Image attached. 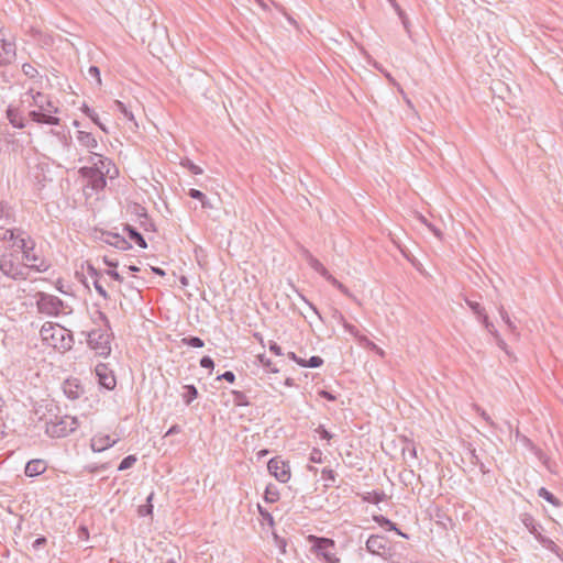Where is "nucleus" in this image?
<instances>
[{
    "label": "nucleus",
    "mask_w": 563,
    "mask_h": 563,
    "mask_svg": "<svg viewBox=\"0 0 563 563\" xmlns=\"http://www.w3.org/2000/svg\"><path fill=\"white\" fill-rule=\"evenodd\" d=\"M40 334L46 345L62 353L69 351L74 343L71 332L53 322H45L41 328Z\"/></svg>",
    "instance_id": "1"
},
{
    "label": "nucleus",
    "mask_w": 563,
    "mask_h": 563,
    "mask_svg": "<svg viewBox=\"0 0 563 563\" xmlns=\"http://www.w3.org/2000/svg\"><path fill=\"white\" fill-rule=\"evenodd\" d=\"M99 319L104 323L106 329H93L87 333V342L98 355L107 357L111 353V338L109 320L107 316L98 311Z\"/></svg>",
    "instance_id": "2"
},
{
    "label": "nucleus",
    "mask_w": 563,
    "mask_h": 563,
    "mask_svg": "<svg viewBox=\"0 0 563 563\" xmlns=\"http://www.w3.org/2000/svg\"><path fill=\"white\" fill-rule=\"evenodd\" d=\"M27 269V264L22 262L18 252H9L0 256V272L13 280H25Z\"/></svg>",
    "instance_id": "3"
},
{
    "label": "nucleus",
    "mask_w": 563,
    "mask_h": 563,
    "mask_svg": "<svg viewBox=\"0 0 563 563\" xmlns=\"http://www.w3.org/2000/svg\"><path fill=\"white\" fill-rule=\"evenodd\" d=\"M77 428L78 420L76 417H55L54 420L46 422L45 432L51 438H64L74 432Z\"/></svg>",
    "instance_id": "4"
},
{
    "label": "nucleus",
    "mask_w": 563,
    "mask_h": 563,
    "mask_svg": "<svg viewBox=\"0 0 563 563\" xmlns=\"http://www.w3.org/2000/svg\"><path fill=\"white\" fill-rule=\"evenodd\" d=\"M309 540L312 542V551L324 563H340L335 554V542L332 539L310 536Z\"/></svg>",
    "instance_id": "5"
},
{
    "label": "nucleus",
    "mask_w": 563,
    "mask_h": 563,
    "mask_svg": "<svg viewBox=\"0 0 563 563\" xmlns=\"http://www.w3.org/2000/svg\"><path fill=\"white\" fill-rule=\"evenodd\" d=\"M36 307L41 313L48 316H58L64 309L62 299L46 292L36 294Z\"/></svg>",
    "instance_id": "6"
},
{
    "label": "nucleus",
    "mask_w": 563,
    "mask_h": 563,
    "mask_svg": "<svg viewBox=\"0 0 563 563\" xmlns=\"http://www.w3.org/2000/svg\"><path fill=\"white\" fill-rule=\"evenodd\" d=\"M18 246L22 250L23 256L21 260L29 262V268L35 269L37 272H45L48 268V265L32 253L34 249V243L30 239L21 238L16 242Z\"/></svg>",
    "instance_id": "7"
},
{
    "label": "nucleus",
    "mask_w": 563,
    "mask_h": 563,
    "mask_svg": "<svg viewBox=\"0 0 563 563\" xmlns=\"http://www.w3.org/2000/svg\"><path fill=\"white\" fill-rule=\"evenodd\" d=\"M79 174L88 180L89 186L96 191L102 190L107 185L104 172L99 167H81Z\"/></svg>",
    "instance_id": "8"
},
{
    "label": "nucleus",
    "mask_w": 563,
    "mask_h": 563,
    "mask_svg": "<svg viewBox=\"0 0 563 563\" xmlns=\"http://www.w3.org/2000/svg\"><path fill=\"white\" fill-rule=\"evenodd\" d=\"M520 519H521V522L523 523V526L529 530V532L531 534L534 536V538L539 542H541L547 548L556 547L555 543L551 539L542 536V533H541L542 527L538 522H536L534 518L530 514H527V512L522 514L520 516Z\"/></svg>",
    "instance_id": "9"
},
{
    "label": "nucleus",
    "mask_w": 563,
    "mask_h": 563,
    "mask_svg": "<svg viewBox=\"0 0 563 563\" xmlns=\"http://www.w3.org/2000/svg\"><path fill=\"white\" fill-rule=\"evenodd\" d=\"M269 473L280 483H286L290 478L289 465L278 457H273L267 464Z\"/></svg>",
    "instance_id": "10"
},
{
    "label": "nucleus",
    "mask_w": 563,
    "mask_h": 563,
    "mask_svg": "<svg viewBox=\"0 0 563 563\" xmlns=\"http://www.w3.org/2000/svg\"><path fill=\"white\" fill-rule=\"evenodd\" d=\"M96 376L98 377V383L100 386L104 387L108 390H112L115 388L117 379L113 374V371L108 367L107 364L99 363L96 368Z\"/></svg>",
    "instance_id": "11"
},
{
    "label": "nucleus",
    "mask_w": 563,
    "mask_h": 563,
    "mask_svg": "<svg viewBox=\"0 0 563 563\" xmlns=\"http://www.w3.org/2000/svg\"><path fill=\"white\" fill-rule=\"evenodd\" d=\"M100 240L108 245H111L120 251H128L132 249V244L122 235L112 232H102Z\"/></svg>",
    "instance_id": "12"
},
{
    "label": "nucleus",
    "mask_w": 563,
    "mask_h": 563,
    "mask_svg": "<svg viewBox=\"0 0 563 563\" xmlns=\"http://www.w3.org/2000/svg\"><path fill=\"white\" fill-rule=\"evenodd\" d=\"M366 549L372 554L382 555L388 549V540L384 536L373 534L366 541Z\"/></svg>",
    "instance_id": "13"
},
{
    "label": "nucleus",
    "mask_w": 563,
    "mask_h": 563,
    "mask_svg": "<svg viewBox=\"0 0 563 563\" xmlns=\"http://www.w3.org/2000/svg\"><path fill=\"white\" fill-rule=\"evenodd\" d=\"M117 440H112L108 434H96L90 442V448L93 452H102L108 448L113 446Z\"/></svg>",
    "instance_id": "14"
},
{
    "label": "nucleus",
    "mask_w": 563,
    "mask_h": 563,
    "mask_svg": "<svg viewBox=\"0 0 563 563\" xmlns=\"http://www.w3.org/2000/svg\"><path fill=\"white\" fill-rule=\"evenodd\" d=\"M466 454L468 456V461L472 465L477 466L483 474H487L490 472L487 466L486 461L477 453L476 449L473 448L472 444H468L466 448Z\"/></svg>",
    "instance_id": "15"
},
{
    "label": "nucleus",
    "mask_w": 563,
    "mask_h": 563,
    "mask_svg": "<svg viewBox=\"0 0 563 563\" xmlns=\"http://www.w3.org/2000/svg\"><path fill=\"white\" fill-rule=\"evenodd\" d=\"M64 394L71 400L78 399L84 394V387L77 379H67L63 385Z\"/></svg>",
    "instance_id": "16"
},
{
    "label": "nucleus",
    "mask_w": 563,
    "mask_h": 563,
    "mask_svg": "<svg viewBox=\"0 0 563 563\" xmlns=\"http://www.w3.org/2000/svg\"><path fill=\"white\" fill-rule=\"evenodd\" d=\"M46 467V463L43 460H31L26 463L24 473L29 477H34L43 474Z\"/></svg>",
    "instance_id": "17"
},
{
    "label": "nucleus",
    "mask_w": 563,
    "mask_h": 563,
    "mask_svg": "<svg viewBox=\"0 0 563 563\" xmlns=\"http://www.w3.org/2000/svg\"><path fill=\"white\" fill-rule=\"evenodd\" d=\"M29 117L34 122L45 123V124H49V125H58L59 121H60L59 118L51 115V114H46L42 110H40V111L33 110L29 113Z\"/></svg>",
    "instance_id": "18"
},
{
    "label": "nucleus",
    "mask_w": 563,
    "mask_h": 563,
    "mask_svg": "<svg viewBox=\"0 0 563 563\" xmlns=\"http://www.w3.org/2000/svg\"><path fill=\"white\" fill-rule=\"evenodd\" d=\"M87 273L92 278V284H93V287H95L96 291L101 297L107 299L108 298V292H107V290L104 289V287L102 286V284L100 283V279H99L100 278V273L90 264L87 267Z\"/></svg>",
    "instance_id": "19"
},
{
    "label": "nucleus",
    "mask_w": 563,
    "mask_h": 563,
    "mask_svg": "<svg viewBox=\"0 0 563 563\" xmlns=\"http://www.w3.org/2000/svg\"><path fill=\"white\" fill-rule=\"evenodd\" d=\"M123 231L128 233L131 241H133L141 249H146L147 243L144 236L132 225L125 224Z\"/></svg>",
    "instance_id": "20"
},
{
    "label": "nucleus",
    "mask_w": 563,
    "mask_h": 563,
    "mask_svg": "<svg viewBox=\"0 0 563 563\" xmlns=\"http://www.w3.org/2000/svg\"><path fill=\"white\" fill-rule=\"evenodd\" d=\"M373 520L378 523L380 527H386L388 530L395 531L398 536L409 539V536L407 533H404L401 530H399L391 520L384 517L383 515L373 516Z\"/></svg>",
    "instance_id": "21"
},
{
    "label": "nucleus",
    "mask_w": 563,
    "mask_h": 563,
    "mask_svg": "<svg viewBox=\"0 0 563 563\" xmlns=\"http://www.w3.org/2000/svg\"><path fill=\"white\" fill-rule=\"evenodd\" d=\"M7 118L9 122L16 129H23L25 126L22 114L15 108L9 107L7 109Z\"/></svg>",
    "instance_id": "22"
},
{
    "label": "nucleus",
    "mask_w": 563,
    "mask_h": 563,
    "mask_svg": "<svg viewBox=\"0 0 563 563\" xmlns=\"http://www.w3.org/2000/svg\"><path fill=\"white\" fill-rule=\"evenodd\" d=\"M77 140L80 143V145L89 150L96 148L98 146L96 137L89 132L78 131Z\"/></svg>",
    "instance_id": "23"
},
{
    "label": "nucleus",
    "mask_w": 563,
    "mask_h": 563,
    "mask_svg": "<svg viewBox=\"0 0 563 563\" xmlns=\"http://www.w3.org/2000/svg\"><path fill=\"white\" fill-rule=\"evenodd\" d=\"M181 398L186 405H190L198 397V389L194 385H185Z\"/></svg>",
    "instance_id": "24"
},
{
    "label": "nucleus",
    "mask_w": 563,
    "mask_h": 563,
    "mask_svg": "<svg viewBox=\"0 0 563 563\" xmlns=\"http://www.w3.org/2000/svg\"><path fill=\"white\" fill-rule=\"evenodd\" d=\"M231 395L233 397V404L238 407H247L251 405V401L249 400L247 396L240 390H231Z\"/></svg>",
    "instance_id": "25"
},
{
    "label": "nucleus",
    "mask_w": 563,
    "mask_h": 563,
    "mask_svg": "<svg viewBox=\"0 0 563 563\" xmlns=\"http://www.w3.org/2000/svg\"><path fill=\"white\" fill-rule=\"evenodd\" d=\"M386 498L384 492L373 490L363 496V500L369 504L377 505Z\"/></svg>",
    "instance_id": "26"
},
{
    "label": "nucleus",
    "mask_w": 563,
    "mask_h": 563,
    "mask_svg": "<svg viewBox=\"0 0 563 563\" xmlns=\"http://www.w3.org/2000/svg\"><path fill=\"white\" fill-rule=\"evenodd\" d=\"M113 109L121 112L124 118H126V120L133 122L136 125L132 111L122 101L114 100Z\"/></svg>",
    "instance_id": "27"
},
{
    "label": "nucleus",
    "mask_w": 563,
    "mask_h": 563,
    "mask_svg": "<svg viewBox=\"0 0 563 563\" xmlns=\"http://www.w3.org/2000/svg\"><path fill=\"white\" fill-rule=\"evenodd\" d=\"M0 44L2 46V51L9 57H15V45L12 42L5 40L4 33L0 31Z\"/></svg>",
    "instance_id": "28"
},
{
    "label": "nucleus",
    "mask_w": 563,
    "mask_h": 563,
    "mask_svg": "<svg viewBox=\"0 0 563 563\" xmlns=\"http://www.w3.org/2000/svg\"><path fill=\"white\" fill-rule=\"evenodd\" d=\"M82 112L89 117L91 119V121L97 124L103 132L108 133V129L106 128L104 124H102L99 120V117L98 114L96 113V111L91 108H89L87 104H84L82 107Z\"/></svg>",
    "instance_id": "29"
},
{
    "label": "nucleus",
    "mask_w": 563,
    "mask_h": 563,
    "mask_svg": "<svg viewBox=\"0 0 563 563\" xmlns=\"http://www.w3.org/2000/svg\"><path fill=\"white\" fill-rule=\"evenodd\" d=\"M538 495H539V497L545 499L548 503L552 504L555 507L561 506V501L551 492H549L545 487H541L538 490Z\"/></svg>",
    "instance_id": "30"
},
{
    "label": "nucleus",
    "mask_w": 563,
    "mask_h": 563,
    "mask_svg": "<svg viewBox=\"0 0 563 563\" xmlns=\"http://www.w3.org/2000/svg\"><path fill=\"white\" fill-rule=\"evenodd\" d=\"M309 266L320 274L323 278L330 273L323 264L316 257H309Z\"/></svg>",
    "instance_id": "31"
},
{
    "label": "nucleus",
    "mask_w": 563,
    "mask_h": 563,
    "mask_svg": "<svg viewBox=\"0 0 563 563\" xmlns=\"http://www.w3.org/2000/svg\"><path fill=\"white\" fill-rule=\"evenodd\" d=\"M154 497V493H151L148 495V497L146 498V504L145 505H141L137 509V514L141 516V517H145V516H150L153 514V505H152V499Z\"/></svg>",
    "instance_id": "32"
},
{
    "label": "nucleus",
    "mask_w": 563,
    "mask_h": 563,
    "mask_svg": "<svg viewBox=\"0 0 563 563\" xmlns=\"http://www.w3.org/2000/svg\"><path fill=\"white\" fill-rule=\"evenodd\" d=\"M360 340V343L363 345V346H366L368 349H371L372 351H374L376 354H378L380 357H384L385 356V352L383 349H380L379 346H377L374 342L369 341L366 336H360L358 338Z\"/></svg>",
    "instance_id": "33"
},
{
    "label": "nucleus",
    "mask_w": 563,
    "mask_h": 563,
    "mask_svg": "<svg viewBox=\"0 0 563 563\" xmlns=\"http://www.w3.org/2000/svg\"><path fill=\"white\" fill-rule=\"evenodd\" d=\"M466 305L471 308V310L476 314L478 320L486 316L485 308L482 307L478 302L465 299Z\"/></svg>",
    "instance_id": "34"
},
{
    "label": "nucleus",
    "mask_w": 563,
    "mask_h": 563,
    "mask_svg": "<svg viewBox=\"0 0 563 563\" xmlns=\"http://www.w3.org/2000/svg\"><path fill=\"white\" fill-rule=\"evenodd\" d=\"M181 343L191 347H203L205 342L198 336H187L181 339Z\"/></svg>",
    "instance_id": "35"
},
{
    "label": "nucleus",
    "mask_w": 563,
    "mask_h": 563,
    "mask_svg": "<svg viewBox=\"0 0 563 563\" xmlns=\"http://www.w3.org/2000/svg\"><path fill=\"white\" fill-rule=\"evenodd\" d=\"M258 362L271 373H278L279 369L276 367V365L264 354H260L257 356Z\"/></svg>",
    "instance_id": "36"
},
{
    "label": "nucleus",
    "mask_w": 563,
    "mask_h": 563,
    "mask_svg": "<svg viewBox=\"0 0 563 563\" xmlns=\"http://www.w3.org/2000/svg\"><path fill=\"white\" fill-rule=\"evenodd\" d=\"M335 472L332 468H323L321 472V478L327 482L325 486H331L335 482Z\"/></svg>",
    "instance_id": "37"
},
{
    "label": "nucleus",
    "mask_w": 563,
    "mask_h": 563,
    "mask_svg": "<svg viewBox=\"0 0 563 563\" xmlns=\"http://www.w3.org/2000/svg\"><path fill=\"white\" fill-rule=\"evenodd\" d=\"M499 314H500V317H501L503 321L506 323V325H507L508 330H509L510 332L515 333V332H516V330H517V327H516V325H515V323L511 321V319H510L509 314L507 313V311L504 309V307H503V306L499 308Z\"/></svg>",
    "instance_id": "38"
},
{
    "label": "nucleus",
    "mask_w": 563,
    "mask_h": 563,
    "mask_svg": "<svg viewBox=\"0 0 563 563\" xmlns=\"http://www.w3.org/2000/svg\"><path fill=\"white\" fill-rule=\"evenodd\" d=\"M136 461L137 459L135 455H128L121 461L118 470L125 471L128 468H131L136 463Z\"/></svg>",
    "instance_id": "39"
},
{
    "label": "nucleus",
    "mask_w": 563,
    "mask_h": 563,
    "mask_svg": "<svg viewBox=\"0 0 563 563\" xmlns=\"http://www.w3.org/2000/svg\"><path fill=\"white\" fill-rule=\"evenodd\" d=\"M26 95H31V97L33 99L32 104L38 107L40 110L45 109V106H44L45 96L43 93H41V92L33 93V91L30 90L29 92H26Z\"/></svg>",
    "instance_id": "40"
},
{
    "label": "nucleus",
    "mask_w": 563,
    "mask_h": 563,
    "mask_svg": "<svg viewBox=\"0 0 563 563\" xmlns=\"http://www.w3.org/2000/svg\"><path fill=\"white\" fill-rule=\"evenodd\" d=\"M323 364V360L320 356H311L308 361L303 360V365L301 367H311L317 368Z\"/></svg>",
    "instance_id": "41"
},
{
    "label": "nucleus",
    "mask_w": 563,
    "mask_h": 563,
    "mask_svg": "<svg viewBox=\"0 0 563 563\" xmlns=\"http://www.w3.org/2000/svg\"><path fill=\"white\" fill-rule=\"evenodd\" d=\"M404 459H407V455L410 459H417V449L412 442H408L406 446L402 448Z\"/></svg>",
    "instance_id": "42"
},
{
    "label": "nucleus",
    "mask_w": 563,
    "mask_h": 563,
    "mask_svg": "<svg viewBox=\"0 0 563 563\" xmlns=\"http://www.w3.org/2000/svg\"><path fill=\"white\" fill-rule=\"evenodd\" d=\"M184 167H186L194 175H201L203 173L202 168L192 163L190 159H186L181 163Z\"/></svg>",
    "instance_id": "43"
},
{
    "label": "nucleus",
    "mask_w": 563,
    "mask_h": 563,
    "mask_svg": "<svg viewBox=\"0 0 563 563\" xmlns=\"http://www.w3.org/2000/svg\"><path fill=\"white\" fill-rule=\"evenodd\" d=\"M483 325L485 327V329L492 334L494 335V338H499V333L498 331L496 330L495 325L489 321L488 319V316L486 314L484 318H482L479 320Z\"/></svg>",
    "instance_id": "44"
},
{
    "label": "nucleus",
    "mask_w": 563,
    "mask_h": 563,
    "mask_svg": "<svg viewBox=\"0 0 563 563\" xmlns=\"http://www.w3.org/2000/svg\"><path fill=\"white\" fill-rule=\"evenodd\" d=\"M22 71L29 78H35L38 76L37 69L30 63H25L22 65Z\"/></svg>",
    "instance_id": "45"
},
{
    "label": "nucleus",
    "mask_w": 563,
    "mask_h": 563,
    "mask_svg": "<svg viewBox=\"0 0 563 563\" xmlns=\"http://www.w3.org/2000/svg\"><path fill=\"white\" fill-rule=\"evenodd\" d=\"M336 314H338V319H339V321L342 323V325L344 327V329H345L346 331H349L351 334H353V335L357 336L358 331L356 330V328H355L353 324H351V323L346 322V321H345V319H344V317L342 316V313L336 312Z\"/></svg>",
    "instance_id": "46"
},
{
    "label": "nucleus",
    "mask_w": 563,
    "mask_h": 563,
    "mask_svg": "<svg viewBox=\"0 0 563 563\" xmlns=\"http://www.w3.org/2000/svg\"><path fill=\"white\" fill-rule=\"evenodd\" d=\"M265 500L267 503H275L278 500L279 498V495H278V492L276 489H273L271 487H267L266 490H265Z\"/></svg>",
    "instance_id": "47"
},
{
    "label": "nucleus",
    "mask_w": 563,
    "mask_h": 563,
    "mask_svg": "<svg viewBox=\"0 0 563 563\" xmlns=\"http://www.w3.org/2000/svg\"><path fill=\"white\" fill-rule=\"evenodd\" d=\"M309 460L313 463H322L323 462V453L320 449L313 448Z\"/></svg>",
    "instance_id": "48"
},
{
    "label": "nucleus",
    "mask_w": 563,
    "mask_h": 563,
    "mask_svg": "<svg viewBox=\"0 0 563 563\" xmlns=\"http://www.w3.org/2000/svg\"><path fill=\"white\" fill-rule=\"evenodd\" d=\"M111 165H112V162L109 158L103 157L101 155V162H99V168L104 172V176L110 173V168L109 167Z\"/></svg>",
    "instance_id": "49"
},
{
    "label": "nucleus",
    "mask_w": 563,
    "mask_h": 563,
    "mask_svg": "<svg viewBox=\"0 0 563 563\" xmlns=\"http://www.w3.org/2000/svg\"><path fill=\"white\" fill-rule=\"evenodd\" d=\"M188 196L192 199L199 200L200 202L205 200L206 197V195L202 191L195 188L189 189Z\"/></svg>",
    "instance_id": "50"
},
{
    "label": "nucleus",
    "mask_w": 563,
    "mask_h": 563,
    "mask_svg": "<svg viewBox=\"0 0 563 563\" xmlns=\"http://www.w3.org/2000/svg\"><path fill=\"white\" fill-rule=\"evenodd\" d=\"M419 220L423 224H426L434 233L435 236L441 238V235H442L441 231L438 228H435L433 224L429 223L423 216L420 214Z\"/></svg>",
    "instance_id": "51"
},
{
    "label": "nucleus",
    "mask_w": 563,
    "mask_h": 563,
    "mask_svg": "<svg viewBox=\"0 0 563 563\" xmlns=\"http://www.w3.org/2000/svg\"><path fill=\"white\" fill-rule=\"evenodd\" d=\"M258 511H260V515L263 517L264 520H266L268 522L269 526H273L274 525V518L273 516L266 510L264 509L262 506L258 505Z\"/></svg>",
    "instance_id": "52"
},
{
    "label": "nucleus",
    "mask_w": 563,
    "mask_h": 563,
    "mask_svg": "<svg viewBox=\"0 0 563 563\" xmlns=\"http://www.w3.org/2000/svg\"><path fill=\"white\" fill-rule=\"evenodd\" d=\"M217 379L218 380L224 379V380H227V382L232 384V383L235 382V374L233 372H231V371H227L223 374L219 375L217 377Z\"/></svg>",
    "instance_id": "53"
},
{
    "label": "nucleus",
    "mask_w": 563,
    "mask_h": 563,
    "mask_svg": "<svg viewBox=\"0 0 563 563\" xmlns=\"http://www.w3.org/2000/svg\"><path fill=\"white\" fill-rule=\"evenodd\" d=\"M200 366L203 368L212 369L214 367V362L210 356H203L200 360Z\"/></svg>",
    "instance_id": "54"
},
{
    "label": "nucleus",
    "mask_w": 563,
    "mask_h": 563,
    "mask_svg": "<svg viewBox=\"0 0 563 563\" xmlns=\"http://www.w3.org/2000/svg\"><path fill=\"white\" fill-rule=\"evenodd\" d=\"M316 432L319 433L321 439H324V440H328V441L331 440L332 437H333L323 426H319L316 429Z\"/></svg>",
    "instance_id": "55"
},
{
    "label": "nucleus",
    "mask_w": 563,
    "mask_h": 563,
    "mask_svg": "<svg viewBox=\"0 0 563 563\" xmlns=\"http://www.w3.org/2000/svg\"><path fill=\"white\" fill-rule=\"evenodd\" d=\"M88 74L96 78L97 82L101 84L100 69L97 66H90L88 69Z\"/></svg>",
    "instance_id": "56"
},
{
    "label": "nucleus",
    "mask_w": 563,
    "mask_h": 563,
    "mask_svg": "<svg viewBox=\"0 0 563 563\" xmlns=\"http://www.w3.org/2000/svg\"><path fill=\"white\" fill-rule=\"evenodd\" d=\"M88 162L91 164L90 167H99V162H101V154L91 153L88 157Z\"/></svg>",
    "instance_id": "57"
},
{
    "label": "nucleus",
    "mask_w": 563,
    "mask_h": 563,
    "mask_svg": "<svg viewBox=\"0 0 563 563\" xmlns=\"http://www.w3.org/2000/svg\"><path fill=\"white\" fill-rule=\"evenodd\" d=\"M397 12H398V15L399 18L401 19V22L406 29V31L409 33V23H408V19L407 16L405 15L404 11L398 7V5H395Z\"/></svg>",
    "instance_id": "58"
},
{
    "label": "nucleus",
    "mask_w": 563,
    "mask_h": 563,
    "mask_svg": "<svg viewBox=\"0 0 563 563\" xmlns=\"http://www.w3.org/2000/svg\"><path fill=\"white\" fill-rule=\"evenodd\" d=\"M47 543V539L45 537H38L32 543L33 550H38L41 547Z\"/></svg>",
    "instance_id": "59"
},
{
    "label": "nucleus",
    "mask_w": 563,
    "mask_h": 563,
    "mask_svg": "<svg viewBox=\"0 0 563 563\" xmlns=\"http://www.w3.org/2000/svg\"><path fill=\"white\" fill-rule=\"evenodd\" d=\"M332 286H334L338 290L342 288V283H340L333 275L330 273L324 277Z\"/></svg>",
    "instance_id": "60"
},
{
    "label": "nucleus",
    "mask_w": 563,
    "mask_h": 563,
    "mask_svg": "<svg viewBox=\"0 0 563 563\" xmlns=\"http://www.w3.org/2000/svg\"><path fill=\"white\" fill-rule=\"evenodd\" d=\"M45 109H41L42 111H46L48 113H57L58 112V108L55 107L49 100H45Z\"/></svg>",
    "instance_id": "61"
},
{
    "label": "nucleus",
    "mask_w": 563,
    "mask_h": 563,
    "mask_svg": "<svg viewBox=\"0 0 563 563\" xmlns=\"http://www.w3.org/2000/svg\"><path fill=\"white\" fill-rule=\"evenodd\" d=\"M269 351L273 352L275 355H283V350L276 342H271Z\"/></svg>",
    "instance_id": "62"
},
{
    "label": "nucleus",
    "mask_w": 563,
    "mask_h": 563,
    "mask_svg": "<svg viewBox=\"0 0 563 563\" xmlns=\"http://www.w3.org/2000/svg\"><path fill=\"white\" fill-rule=\"evenodd\" d=\"M107 274L113 278L114 280L119 282V283H122L123 282V277L114 269H109L107 271Z\"/></svg>",
    "instance_id": "63"
},
{
    "label": "nucleus",
    "mask_w": 563,
    "mask_h": 563,
    "mask_svg": "<svg viewBox=\"0 0 563 563\" xmlns=\"http://www.w3.org/2000/svg\"><path fill=\"white\" fill-rule=\"evenodd\" d=\"M103 262L107 266L117 268L119 263L115 260L110 258L108 255L103 256Z\"/></svg>",
    "instance_id": "64"
}]
</instances>
